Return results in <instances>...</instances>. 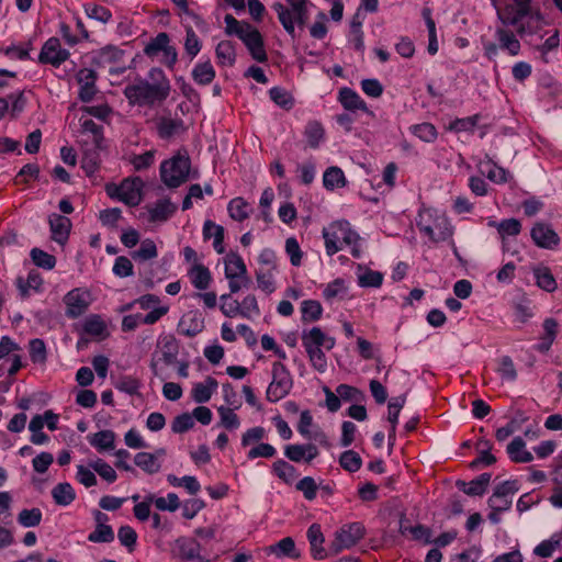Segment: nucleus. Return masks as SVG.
Returning <instances> with one entry per match:
<instances>
[{
    "instance_id": "obj_37",
    "label": "nucleus",
    "mask_w": 562,
    "mask_h": 562,
    "mask_svg": "<svg viewBox=\"0 0 562 562\" xmlns=\"http://www.w3.org/2000/svg\"><path fill=\"white\" fill-rule=\"evenodd\" d=\"M134 462L148 474H155L160 470V463L154 453L138 452L134 458Z\"/></svg>"
},
{
    "instance_id": "obj_15",
    "label": "nucleus",
    "mask_w": 562,
    "mask_h": 562,
    "mask_svg": "<svg viewBox=\"0 0 562 562\" xmlns=\"http://www.w3.org/2000/svg\"><path fill=\"white\" fill-rule=\"evenodd\" d=\"M144 182L139 177L124 179L121 183V201L128 206H136L142 201Z\"/></svg>"
},
{
    "instance_id": "obj_19",
    "label": "nucleus",
    "mask_w": 562,
    "mask_h": 562,
    "mask_svg": "<svg viewBox=\"0 0 562 562\" xmlns=\"http://www.w3.org/2000/svg\"><path fill=\"white\" fill-rule=\"evenodd\" d=\"M338 100L341 103V105L348 111L360 110L366 113H370L367 103L351 88H341L338 93Z\"/></svg>"
},
{
    "instance_id": "obj_52",
    "label": "nucleus",
    "mask_w": 562,
    "mask_h": 562,
    "mask_svg": "<svg viewBox=\"0 0 562 562\" xmlns=\"http://www.w3.org/2000/svg\"><path fill=\"white\" fill-rule=\"evenodd\" d=\"M347 295V286L345 285V281L340 278L335 279L333 282L328 283L323 291V296L327 301H331L336 297L342 299Z\"/></svg>"
},
{
    "instance_id": "obj_53",
    "label": "nucleus",
    "mask_w": 562,
    "mask_h": 562,
    "mask_svg": "<svg viewBox=\"0 0 562 562\" xmlns=\"http://www.w3.org/2000/svg\"><path fill=\"white\" fill-rule=\"evenodd\" d=\"M29 352L34 363H44L47 359L46 346L43 339L34 338L30 340Z\"/></svg>"
},
{
    "instance_id": "obj_32",
    "label": "nucleus",
    "mask_w": 562,
    "mask_h": 562,
    "mask_svg": "<svg viewBox=\"0 0 562 562\" xmlns=\"http://www.w3.org/2000/svg\"><path fill=\"white\" fill-rule=\"evenodd\" d=\"M323 184L327 190L345 187L346 178L344 171L336 166L327 168L323 176Z\"/></svg>"
},
{
    "instance_id": "obj_55",
    "label": "nucleus",
    "mask_w": 562,
    "mask_h": 562,
    "mask_svg": "<svg viewBox=\"0 0 562 562\" xmlns=\"http://www.w3.org/2000/svg\"><path fill=\"white\" fill-rule=\"evenodd\" d=\"M83 8L88 18L97 20L101 23H108L112 18L111 11L105 7L87 3Z\"/></svg>"
},
{
    "instance_id": "obj_5",
    "label": "nucleus",
    "mask_w": 562,
    "mask_h": 562,
    "mask_svg": "<svg viewBox=\"0 0 562 562\" xmlns=\"http://www.w3.org/2000/svg\"><path fill=\"white\" fill-rule=\"evenodd\" d=\"M293 386L292 376L282 362L272 364V381L270 382L266 397L269 402L276 403L284 398Z\"/></svg>"
},
{
    "instance_id": "obj_22",
    "label": "nucleus",
    "mask_w": 562,
    "mask_h": 562,
    "mask_svg": "<svg viewBox=\"0 0 562 562\" xmlns=\"http://www.w3.org/2000/svg\"><path fill=\"white\" fill-rule=\"evenodd\" d=\"M526 442L521 437H515L508 445H507V453L509 459L513 462L516 463H528L533 460V456L531 452L525 450Z\"/></svg>"
},
{
    "instance_id": "obj_34",
    "label": "nucleus",
    "mask_w": 562,
    "mask_h": 562,
    "mask_svg": "<svg viewBox=\"0 0 562 562\" xmlns=\"http://www.w3.org/2000/svg\"><path fill=\"white\" fill-rule=\"evenodd\" d=\"M302 322H316L322 317L323 307L316 300H305L301 303Z\"/></svg>"
},
{
    "instance_id": "obj_29",
    "label": "nucleus",
    "mask_w": 562,
    "mask_h": 562,
    "mask_svg": "<svg viewBox=\"0 0 562 562\" xmlns=\"http://www.w3.org/2000/svg\"><path fill=\"white\" fill-rule=\"evenodd\" d=\"M192 78L198 85H210L215 78V69L211 61L198 63L192 70Z\"/></svg>"
},
{
    "instance_id": "obj_59",
    "label": "nucleus",
    "mask_w": 562,
    "mask_h": 562,
    "mask_svg": "<svg viewBox=\"0 0 562 562\" xmlns=\"http://www.w3.org/2000/svg\"><path fill=\"white\" fill-rule=\"evenodd\" d=\"M114 386L121 392L134 395L138 393L140 382L138 379L131 375H123L114 383Z\"/></svg>"
},
{
    "instance_id": "obj_12",
    "label": "nucleus",
    "mask_w": 562,
    "mask_h": 562,
    "mask_svg": "<svg viewBox=\"0 0 562 562\" xmlns=\"http://www.w3.org/2000/svg\"><path fill=\"white\" fill-rule=\"evenodd\" d=\"M533 243L543 249H554L560 244L559 235L546 223L539 222L533 225L530 232Z\"/></svg>"
},
{
    "instance_id": "obj_57",
    "label": "nucleus",
    "mask_w": 562,
    "mask_h": 562,
    "mask_svg": "<svg viewBox=\"0 0 562 562\" xmlns=\"http://www.w3.org/2000/svg\"><path fill=\"white\" fill-rule=\"evenodd\" d=\"M561 546L560 538L554 535L549 540H543L535 549L533 553L540 558H549L553 554L554 550Z\"/></svg>"
},
{
    "instance_id": "obj_58",
    "label": "nucleus",
    "mask_w": 562,
    "mask_h": 562,
    "mask_svg": "<svg viewBox=\"0 0 562 562\" xmlns=\"http://www.w3.org/2000/svg\"><path fill=\"white\" fill-rule=\"evenodd\" d=\"M521 231V224L516 218H507L503 220L497 224V232L502 237V240L506 238V236H517Z\"/></svg>"
},
{
    "instance_id": "obj_13",
    "label": "nucleus",
    "mask_w": 562,
    "mask_h": 562,
    "mask_svg": "<svg viewBox=\"0 0 562 562\" xmlns=\"http://www.w3.org/2000/svg\"><path fill=\"white\" fill-rule=\"evenodd\" d=\"M245 46L248 48L251 57L259 61L265 63L268 59L265 50L263 38L260 32L252 25L246 33L240 37Z\"/></svg>"
},
{
    "instance_id": "obj_2",
    "label": "nucleus",
    "mask_w": 562,
    "mask_h": 562,
    "mask_svg": "<svg viewBox=\"0 0 562 562\" xmlns=\"http://www.w3.org/2000/svg\"><path fill=\"white\" fill-rule=\"evenodd\" d=\"M323 237L325 239L326 254L333 256L341 250V245L352 246L351 255L355 258L360 257V249L357 245L359 235L351 229L349 222L337 221L331 223L328 227L323 229Z\"/></svg>"
},
{
    "instance_id": "obj_16",
    "label": "nucleus",
    "mask_w": 562,
    "mask_h": 562,
    "mask_svg": "<svg viewBox=\"0 0 562 562\" xmlns=\"http://www.w3.org/2000/svg\"><path fill=\"white\" fill-rule=\"evenodd\" d=\"M48 224L52 239L57 244L64 245L69 238L71 221L64 215L52 213L48 216Z\"/></svg>"
},
{
    "instance_id": "obj_44",
    "label": "nucleus",
    "mask_w": 562,
    "mask_h": 562,
    "mask_svg": "<svg viewBox=\"0 0 562 562\" xmlns=\"http://www.w3.org/2000/svg\"><path fill=\"white\" fill-rule=\"evenodd\" d=\"M340 467L348 472H357L362 465L360 454L353 450H346L339 458Z\"/></svg>"
},
{
    "instance_id": "obj_33",
    "label": "nucleus",
    "mask_w": 562,
    "mask_h": 562,
    "mask_svg": "<svg viewBox=\"0 0 562 562\" xmlns=\"http://www.w3.org/2000/svg\"><path fill=\"white\" fill-rule=\"evenodd\" d=\"M533 276L537 280V285L547 292L557 290V281L548 267L533 268Z\"/></svg>"
},
{
    "instance_id": "obj_18",
    "label": "nucleus",
    "mask_w": 562,
    "mask_h": 562,
    "mask_svg": "<svg viewBox=\"0 0 562 562\" xmlns=\"http://www.w3.org/2000/svg\"><path fill=\"white\" fill-rule=\"evenodd\" d=\"M157 347L161 349V360L166 366H171L177 362L180 346L173 335L165 334L159 336Z\"/></svg>"
},
{
    "instance_id": "obj_35",
    "label": "nucleus",
    "mask_w": 562,
    "mask_h": 562,
    "mask_svg": "<svg viewBox=\"0 0 562 562\" xmlns=\"http://www.w3.org/2000/svg\"><path fill=\"white\" fill-rule=\"evenodd\" d=\"M215 54L221 65L233 66L236 60L235 45L231 41H221L216 46Z\"/></svg>"
},
{
    "instance_id": "obj_14",
    "label": "nucleus",
    "mask_w": 562,
    "mask_h": 562,
    "mask_svg": "<svg viewBox=\"0 0 562 562\" xmlns=\"http://www.w3.org/2000/svg\"><path fill=\"white\" fill-rule=\"evenodd\" d=\"M204 329V318L199 311H189L179 321L177 330L186 337H194Z\"/></svg>"
},
{
    "instance_id": "obj_41",
    "label": "nucleus",
    "mask_w": 562,
    "mask_h": 562,
    "mask_svg": "<svg viewBox=\"0 0 562 562\" xmlns=\"http://www.w3.org/2000/svg\"><path fill=\"white\" fill-rule=\"evenodd\" d=\"M272 470L280 480L288 484L296 477L295 468L283 459H279L273 462Z\"/></svg>"
},
{
    "instance_id": "obj_26",
    "label": "nucleus",
    "mask_w": 562,
    "mask_h": 562,
    "mask_svg": "<svg viewBox=\"0 0 562 562\" xmlns=\"http://www.w3.org/2000/svg\"><path fill=\"white\" fill-rule=\"evenodd\" d=\"M203 236L205 239H214L213 247L217 254H223L225 248L223 246L224 241V227L213 223L212 221H206L203 226Z\"/></svg>"
},
{
    "instance_id": "obj_46",
    "label": "nucleus",
    "mask_w": 562,
    "mask_h": 562,
    "mask_svg": "<svg viewBox=\"0 0 562 562\" xmlns=\"http://www.w3.org/2000/svg\"><path fill=\"white\" fill-rule=\"evenodd\" d=\"M518 490L519 485L517 480L504 481L495 487L494 493L488 498L487 503L494 504L496 501H499V497H508L510 494L518 492Z\"/></svg>"
},
{
    "instance_id": "obj_60",
    "label": "nucleus",
    "mask_w": 562,
    "mask_h": 562,
    "mask_svg": "<svg viewBox=\"0 0 562 562\" xmlns=\"http://www.w3.org/2000/svg\"><path fill=\"white\" fill-rule=\"evenodd\" d=\"M383 282V274L379 271L367 269L358 277V283L362 288H379Z\"/></svg>"
},
{
    "instance_id": "obj_40",
    "label": "nucleus",
    "mask_w": 562,
    "mask_h": 562,
    "mask_svg": "<svg viewBox=\"0 0 562 562\" xmlns=\"http://www.w3.org/2000/svg\"><path fill=\"white\" fill-rule=\"evenodd\" d=\"M114 531L106 524L95 525V529L88 535V540L93 543H110L114 541Z\"/></svg>"
},
{
    "instance_id": "obj_10",
    "label": "nucleus",
    "mask_w": 562,
    "mask_h": 562,
    "mask_svg": "<svg viewBox=\"0 0 562 562\" xmlns=\"http://www.w3.org/2000/svg\"><path fill=\"white\" fill-rule=\"evenodd\" d=\"M90 293L81 289H74L69 291L64 302L66 304V316L69 318H77L86 313L90 305Z\"/></svg>"
},
{
    "instance_id": "obj_4",
    "label": "nucleus",
    "mask_w": 562,
    "mask_h": 562,
    "mask_svg": "<svg viewBox=\"0 0 562 562\" xmlns=\"http://www.w3.org/2000/svg\"><path fill=\"white\" fill-rule=\"evenodd\" d=\"M431 218L429 212H423L418 214L417 227L420 233L426 235L430 241L440 243L445 241L452 235V229L447 218L436 216Z\"/></svg>"
},
{
    "instance_id": "obj_36",
    "label": "nucleus",
    "mask_w": 562,
    "mask_h": 562,
    "mask_svg": "<svg viewBox=\"0 0 562 562\" xmlns=\"http://www.w3.org/2000/svg\"><path fill=\"white\" fill-rule=\"evenodd\" d=\"M227 210L233 220L243 222L249 216L251 207L243 198H235L229 201Z\"/></svg>"
},
{
    "instance_id": "obj_45",
    "label": "nucleus",
    "mask_w": 562,
    "mask_h": 562,
    "mask_svg": "<svg viewBox=\"0 0 562 562\" xmlns=\"http://www.w3.org/2000/svg\"><path fill=\"white\" fill-rule=\"evenodd\" d=\"M496 371L502 380L507 382H514L518 375L514 361L509 356H503L498 359V368Z\"/></svg>"
},
{
    "instance_id": "obj_6",
    "label": "nucleus",
    "mask_w": 562,
    "mask_h": 562,
    "mask_svg": "<svg viewBox=\"0 0 562 562\" xmlns=\"http://www.w3.org/2000/svg\"><path fill=\"white\" fill-rule=\"evenodd\" d=\"M366 535V528L361 522H351L344 525L335 532V539L329 546V552L333 555L340 553L344 549H349L357 544Z\"/></svg>"
},
{
    "instance_id": "obj_20",
    "label": "nucleus",
    "mask_w": 562,
    "mask_h": 562,
    "mask_svg": "<svg viewBox=\"0 0 562 562\" xmlns=\"http://www.w3.org/2000/svg\"><path fill=\"white\" fill-rule=\"evenodd\" d=\"M307 539L311 544V552L313 558L316 560L325 559L327 557V553L323 548L325 538L318 524H313L308 527Z\"/></svg>"
},
{
    "instance_id": "obj_24",
    "label": "nucleus",
    "mask_w": 562,
    "mask_h": 562,
    "mask_svg": "<svg viewBox=\"0 0 562 562\" xmlns=\"http://www.w3.org/2000/svg\"><path fill=\"white\" fill-rule=\"evenodd\" d=\"M217 385V381L214 378L207 376L204 383L194 384L192 389V398L196 403L209 402L212 397V394L216 391Z\"/></svg>"
},
{
    "instance_id": "obj_63",
    "label": "nucleus",
    "mask_w": 562,
    "mask_h": 562,
    "mask_svg": "<svg viewBox=\"0 0 562 562\" xmlns=\"http://www.w3.org/2000/svg\"><path fill=\"white\" fill-rule=\"evenodd\" d=\"M112 271L119 278H126L134 274V267L130 258L119 256L114 261Z\"/></svg>"
},
{
    "instance_id": "obj_1",
    "label": "nucleus",
    "mask_w": 562,
    "mask_h": 562,
    "mask_svg": "<svg viewBox=\"0 0 562 562\" xmlns=\"http://www.w3.org/2000/svg\"><path fill=\"white\" fill-rule=\"evenodd\" d=\"M170 92V80L159 67L150 68L146 78H136L123 90L128 103L138 106L160 105L168 99Z\"/></svg>"
},
{
    "instance_id": "obj_49",
    "label": "nucleus",
    "mask_w": 562,
    "mask_h": 562,
    "mask_svg": "<svg viewBox=\"0 0 562 562\" xmlns=\"http://www.w3.org/2000/svg\"><path fill=\"white\" fill-rule=\"evenodd\" d=\"M492 475L491 473H482L476 479L472 480L469 483V487L467 491V495L469 496H482L487 490V486L491 482Z\"/></svg>"
},
{
    "instance_id": "obj_54",
    "label": "nucleus",
    "mask_w": 562,
    "mask_h": 562,
    "mask_svg": "<svg viewBox=\"0 0 562 562\" xmlns=\"http://www.w3.org/2000/svg\"><path fill=\"white\" fill-rule=\"evenodd\" d=\"M120 543L124 546L128 552H133L136 547L137 533L131 526H121L117 531Z\"/></svg>"
},
{
    "instance_id": "obj_50",
    "label": "nucleus",
    "mask_w": 562,
    "mask_h": 562,
    "mask_svg": "<svg viewBox=\"0 0 562 562\" xmlns=\"http://www.w3.org/2000/svg\"><path fill=\"white\" fill-rule=\"evenodd\" d=\"M224 21L226 24V34L236 35L239 40L251 26L248 22L236 20L232 14H226Z\"/></svg>"
},
{
    "instance_id": "obj_9",
    "label": "nucleus",
    "mask_w": 562,
    "mask_h": 562,
    "mask_svg": "<svg viewBox=\"0 0 562 562\" xmlns=\"http://www.w3.org/2000/svg\"><path fill=\"white\" fill-rule=\"evenodd\" d=\"M70 56L67 49L61 48L60 41L57 37H49L43 45L38 55L41 64H49L59 67Z\"/></svg>"
},
{
    "instance_id": "obj_62",
    "label": "nucleus",
    "mask_w": 562,
    "mask_h": 562,
    "mask_svg": "<svg viewBox=\"0 0 562 562\" xmlns=\"http://www.w3.org/2000/svg\"><path fill=\"white\" fill-rule=\"evenodd\" d=\"M269 95L270 99L281 108L290 109L293 105V98L285 89L281 87L271 88L269 90Z\"/></svg>"
},
{
    "instance_id": "obj_42",
    "label": "nucleus",
    "mask_w": 562,
    "mask_h": 562,
    "mask_svg": "<svg viewBox=\"0 0 562 562\" xmlns=\"http://www.w3.org/2000/svg\"><path fill=\"white\" fill-rule=\"evenodd\" d=\"M42 510L40 508L22 509L18 514V522L25 528L36 527L42 521Z\"/></svg>"
},
{
    "instance_id": "obj_51",
    "label": "nucleus",
    "mask_w": 562,
    "mask_h": 562,
    "mask_svg": "<svg viewBox=\"0 0 562 562\" xmlns=\"http://www.w3.org/2000/svg\"><path fill=\"white\" fill-rule=\"evenodd\" d=\"M412 133L426 143H432L437 139L436 127L430 123H422L412 126Z\"/></svg>"
},
{
    "instance_id": "obj_27",
    "label": "nucleus",
    "mask_w": 562,
    "mask_h": 562,
    "mask_svg": "<svg viewBox=\"0 0 562 562\" xmlns=\"http://www.w3.org/2000/svg\"><path fill=\"white\" fill-rule=\"evenodd\" d=\"M189 277L191 279L193 286L198 290H206L212 280L210 270L205 266L200 263H195L189 270Z\"/></svg>"
},
{
    "instance_id": "obj_61",
    "label": "nucleus",
    "mask_w": 562,
    "mask_h": 562,
    "mask_svg": "<svg viewBox=\"0 0 562 562\" xmlns=\"http://www.w3.org/2000/svg\"><path fill=\"white\" fill-rule=\"evenodd\" d=\"M83 330L91 336H102L106 326L99 315H91L85 321Z\"/></svg>"
},
{
    "instance_id": "obj_30",
    "label": "nucleus",
    "mask_w": 562,
    "mask_h": 562,
    "mask_svg": "<svg viewBox=\"0 0 562 562\" xmlns=\"http://www.w3.org/2000/svg\"><path fill=\"white\" fill-rule=\"evenodd\" d=\"M270 553L276 554L278 558L288 557L292 559H297L300 553L296 551L295 542L291 537H285L281 539L273 546L268 548Z\"/></svg>"
},
{
    "instance_id": "obj_23",
    "label": "nucleus",
    "mask_w": 562,
    "mask_h": 562,
    "mask_svg": "<svg viewBox=\"0 0 562 562\" xmlns=\"http://www.w3.org/2000/svg\"><path fill=\"white\" fill-rule=\"evenodd\" d=\"M182 131H184V124L181 119L162 116L157 122V134L161 139H169Z\"/></svg>"
},
{
    "instance_id": "obj_28",
    "label": "nucleus",
    "mask_w": 562,
    "mask_h": 562,
    "mask_svg": "<svg viewBox=\"0 0 562 562\" xmlns=\"http://www.w3.org/2000/svg\"><path fill=\"white\" fill-rule=\"evenodd\" d=\"M52 497L57 505L68 506L75 501L76 492L69 483H58L52 490Z\"/></svg>"
},
{
    "instance_id": "obj_7",
    "label": "nucleus",
    "mask_w": 562,
    "mask_h": 562,
    "mask_svg": "<svg viewBox=\"0 0 562 562\" xmlns=\"http://www.w3.org/2000/svg\"><path fill=\"white\" fill-rule=\"evenodd\" d=\"M272 9L277 12L278 19L284 31L292 38H295V24H297L300 29H303L308 20V11L306 5L290 10L281 2H276L273 3Z\"/></svg>"
},
{
    "instance_id": "obj_47",
    "label": "nucleus",
    "mask_w": 562,
    "mask_h": 562,
    "mask_svg": "<svg viewBox=\"0 0 562 562\" xmlns=\"http://www.w3.org/2000/svg\"><path fill=\"white\" fill-rule=\"evenodd\" d=\"M134 260H150L158 256L156 244L151 239H144L140 247L131 254Z\"/></svg>"
},
{
    "instance_id": "obj_8",
    "label": "nucleus",
    "mask_w": 562,
    "mask_h": 562,
    "mask_svg": "<svg viewBox=\"0 0 562 562\" xmlns=\"http://www.w3.org/2000/svg\"><path fill=\"white\" fill-rule=\"evenodd\" d=\"M172 557L179 562H211L201 554V544L193 538L179 537L171 548Z\"/></svg>"
},
{
    "instance_id": "obj_48",
    "label": "nucleus",
    "mask_w": 562,
    "mask_h": 562,
    "mask_svg": "<svg viewBox=\"0 0 562 562\" xmlns=\"http://www.w3.org/2000/svg\"><path fill=\"white\" fill-rule=\"evenodd\" d=\"M400 532L405 535L406 532L412 533L415 540H424L425 543H431V530L424 525L416 526H404L401 521Z\"/></svg>"
},
{
    "instance_id": "obj_17",
    "label": "nucleus",
    "mask_w": 562,
    "mask_h": 562,
    "mask_svg": "<svg viewBox=\"0 0 562 562\" xmlns=\"http://www.w3.org/2000/svg\"><path fill=\"white\" fill-rule=\"evenodd\" d=\"M77 80L80 83L79 99L82 102H90L97 93V74L92 69L83 68L78 71Z\"/></svg>"
},
{
    "instance_id": "obj_56",
    "label": "nucleus",
    "mask_w": 562,
    "mask_h": 562,
    "mask_svg": "<svg viewBox=\"0 0 562 562\" xmlns=\"http://www.w3.org/2000/svg\"><path fill=\"white\" fill-rule=\"evenodd\" d=\"M81 128L85 133H91L93 136V144L97 149L102 148V143L104 140L103 137V127L98 125L94 121L88 119L81 122Z\"/></svg>"
},
{
    "instance_id": "obj_39",
    "label": "nucleus",
    "mask_w": 562,
    "mask_h": 562,
    "mask_svg": "<svg viewBox=\"0 0 562 562\" xmlns=\"http://www.w3.org/2000/svg\"><path fill=\"white\" fill-rule=\"evenodd\" d=\"M169 35L166 32H160L147 43L144 53L148 57H155L169 45Z\"/></svg>"
},
{
    "instance_id": "obj_38",
    "label": "nucleus",
    "mask_w": 562,
    "mask_h": 562,
    "mask_svg": "<svg viewBox=\"0 0 562 562\" xmlns=\"http://www.w3.org/2000/svg\"><path fill=\"white\" fill-rule=\"evenodd\" d=\"M304 135L310 147L317 148L324 139L325 131L319 122L311 121L305 126Z\"/></svg>"
},
{
    "instance_id": "obj_21",
    "label": "nucleus",
    "mask_w": 562,
    "mask_h": 562,
    "mask_svg": "<svg viewBox=\"0 0 562 562\" xmlns=\"http://www.w3.org/2000/svg\"><path fill=\"white\" fill-rule=\"evenodd\" d=\"M150 222H166L176 212L177 206L169 199L158 200L154 206H147Z\"/></svg>"
},
{
    "instance_id": "obj_3",
    "label": "nucleus",
    "mask_w": 562,
    "mask_h": 562,
    "mask_svg": "<svg viewBox=\"0 0 562 562\" xmlns=\"http://www.w3.org/2000/svg\"><path fill=\"white\" fill-rule=\"evenodd\" d=\"M191 160L187 151L178 153L170 159L164 160L160 165L161 181L168 188H178L184 183L190 173Z\"/></svg>"
},
{
    "instance_id": "obj_43",
    "label": "nucleus",
    "mask_w": 562,
    "mask_h": 562,
    "mask_svg": "<svg viewBox=\"0 0 562 562\" xmlns=\"http://www.w3.org/2000/svg\"><path fill=\"white\" fill-rule=\"evenodd\" d=\"M30 256L35 266L45 270L54 269L57 262L55 256L40 248H33L30 252Z\"/></svg>"
},
{
    "instance_id": "obj_11",
    "label": "nucleus",
    "mask_w": 562,
    "mask_h": 562,
    "mask_svg": "<svg viewBox=\"0 0 562 562\" xmlns=\"http://www.w3.org/2000/svg\"><path fill=\"white\" fill-rule=\"evenodd\" d=\"M513 4L506 5L498 18L504 25L516 26L524 18L531 14V0H513Z\"/></svg>"
},
{
    "instance_id": "obj_31",
    "label": "nucleus",
    "mask_w": 562,
    "mask_h": 562,
    "mask_svg": "<svg viewBox=\"0 0 562 562\" xmlns=\"http://www.w3.org/2000/svg\"><path fill=\"white\" fill-rule=\"evenodd\" d=\"M115 434L113 430H100L89 437V442L99 451L112 450L114 448Z\"/></svg>"
},
{
    "instance_id": "obj_64",
    "label": "nucleus",
    "mask_w": 562,
    "mask_h": 562,
    "mask_svg": "<svg viewBox=\"0 0 562 562\" xmlns=\"http://www.w3.org/2000/svg\"><path fill=\"white\" fill-rule=\"evenodd\" d=\"M90 467L109 483H113L117 477L115 470L102 459L91 462Z\"/></svg>"
},
{
    "instance_id": "obj_25",
    "label": "nucleus",
    "mask_w": 562,
    "mask_h": 562,
    "mask_svg": "<svg viewBox=\"0 0 562 562\" xmlns=\"http://www.w3.org/2000/svg\"><path fill=\"white\" fill-rule=\"evenodd\" d=\"M247 267L243 258L236 252H229L225 258V277L226 279L245 277Z\"/></svg>"
}]
</instances>
